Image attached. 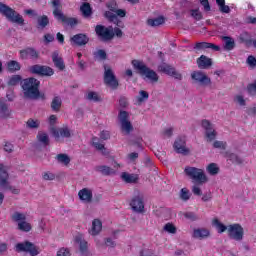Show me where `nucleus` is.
I'll list each match as a JSON object with an SVG mask.
<instances>
[{
    "instance_id": "nucleus-1",
    "label": "nucleus",
    "mask_w": 256,
    "mask_h": 256,
    "mask_svg": "<svg viewBox=\"0 0 256 256\" xmlns=\"http://www.w3.org/2000/svg\"><path fill=\"white\" fill-rule=\"evenodd\" d=\"M132 66L136 71L139 72L144 81H149V83H158L159 74H157V72H155L153 69L147 67L145 62L140 60H132Z\"/></svg>"
},
{
    "instance_id": "nucleus-2",
    "label": "nucleus",
    "mask_w": 256,
    "mask_h": 256,
    "mask_svg": "<svg viewBox=\"0 0 256 256\" xmlns=\"http://www.w3.org/2000/svg\"><path fill=\"white\" fill-rule=\"evenodd\" d=\"M39 80L35 78H28L23 80L22 89L24 96L28 99H39Z\"/></svg>"
},
{
    "instance_id": "nucleus-3",
    "label": "nucleus",
    "mask_w": 256,
    "mask_h": 256,
    "mask_svg": "<svg viewBox=\"0 0 256 256\" xmlns=\"http://www.w3.org/2000/svg\"><path fill=\"white\" fill-rule=\"evenodd\" d=\"M184 173L189 179H192L194 183H198V185H204L209 181L207 174H205V170L197 167L187 166L184 169Z\"/></svg>"
},
{
    "instance_id": "nucleus-4",
    "label": "nucleus",
    "mask_w": 256,
    "mask_h": 256,
    "mask_svg": "<svg viewBox=\"0 0 256 256\" xmlns=\"http://www.w3.org/2000/svg\"><path fill=\"white\" fill-rule=\"evenodd\" d=\"M0 13L4 17H6L7 20L11 21V23H16L17 25H23V23L25 22L22 15L17 13V11L12 9L8 5L1 2H0Z\"/></svg>"
},
{
    "instance_id": "nucleus-5",
    "label": "nucleus",
    "mask_w": 256,
    "mask_h": 256,
    "mask_svg": "<svg viewBox=\"0 0 256 256\" xmlns=\"http://www.w3.org/2000/svg\"><path fill=\"white\" fill-rule=\"evenodd\" d=\"M0 187L5 191H10L13 195H19L20 190L17 187L9 184V173L7 172V166L0 164Z\"/></svg>"
},
{
    "instance_id": "nucleus-6",
    "label": "nucleus",
    "mask_w": 256,
    "mask_h": 256,
    "mask_svg": "<svg viewBox=\"0 0 256 256\" xmlns=\"http://www.w3.org/2000/svg\"><path fill=\"white\" fill-rule=\"evenodd\" d=\"M131 115L125 110H120L118 114V121L120 123L121 132L124 135H130L133 131V124L130 120Z\"/></svg>"
},
{
    "instance_id": "nucleus-7",
    "label": "nucleus",
    "mask_w": 256,
    "mask_h": 256,
    "mask_svg": "<svg viewBox=\"0 0 256 256\" xmlns=\"http://www.w3.org/2000/svg\"><path fill=\"white\" fill-rule=\"evenodd\" d=\"M52 4L54 7L53 15L58 21H62V23H66V25H70V27L77 25V19L67 18V16L63 15V12L61 11V2L59 0H54Z\"/></svg>"
},
{
    "instance_id": "nucleus-8",
    "label": "nucleus",
    "mask_w": 256,
    "mask_h": 256,
    "mask_svg": "<svg viewBox=\"0 0 256 256\" xmlns=\"http://www.w3.org/2000/svg\"><path fill=\"white\" fill-rule=\"evenodd\" d=\"M245 236V229L241 224L234 223L228 225V237L233 239V241H243V237Z\"/></svg>"
},
{
    "instance_id": "nucleus-9",
    "label": "nucleus",
    "mask_w": 256,
    "mask_h": 256,
    "mask_svg": "<svg viewBox=\"0 0 256 256\" xmlns=\"http://www.w3.org/2000/svg\"><path fill=\"white\" fill-rule=\"evenodd\" d=\"M50 132L52 133L53 137L56 139V141H59V139H69L71 135H73V132L71 131V128L69 126H62L60 128L52 127L50 129Z\"/></svg>"
},
{
    "instance_id": "nucleus-10",
    "label": "nucleus",
    "mask_w": 256,
    "mask_h": 256,
    "mask_svg": "<svg viewBox=\"0 0 256 256\" xmlns=\"http://www.w3.org/2000/svg\"><path fill=\"white\" fill-rule=\"evenodd\" d=\"M16 251H18V253H29L31 256H37L39 254V248L34 246L31 242H22L16 244Z\"/></svg>"
},
{
    "instance_id": "nucleus-11",
    "label": "nucleus",
    "mask_w": 256,
    "mask_h": 256,
    "mask_svg": "<svg viewBox=\"0 0 256 256\" xmlns=\"http://www.w3.org/2000/svg\"><path fill=\"white\" fill-rule=\"evenodd\" d=\"M104 69V83L108 85V87H111V89H117V87H119V82L115 77V73H113V70L107 66H105Z\"/></svg>"
},
{
    "instance_id": "nucleus-12",
    "label": "nucleus",
    "mask_w": 256,
    "mask_h": 256,
    "mask_svg": "<svg viewBox=\"0 0 256 256\" xmlns=\"http://www.w3.org/2000/svg\"><path fill=\"white\" fill-rule=\"evenodd\" d=\"M96 34L98 37H101L103 41H111L113 37H115V33H113L112 27H104L102 25L96 26Z\"/></svg>"
},
{
    "instance_id": "nucleus-13",
    "label": "nucleus",
    "mask_w": 256,
    "mask_h": 256,
    "mask_svg": "<svg viewBox=\"0 0 256 256\" xmlns=\"http://www.w3.org/2000/svg\"><path fill=\"white\" fill-rule=\"evenodd\" d=\"M31 73L42 75L43 77H51L55 75L53 68L49 66L34 65L30 68Z\"/></svg>"
},
{
    "instance_id": "nucleus-14",
    "label": "nucleus",
    "mask_w": 256,
    "mask_h": 256,
    "mask_svg": "<svg viewBox=\"0 0 256 256\" xmlns=\"http://www.w3.org/2000/svg\"><path fill=\"white\" fill-rule=\"evenodd\" d=\"M191 77L193 81H196V83H199V85H202L203 87L211 85V78H209V76L202 71L192 72Z\"/></svg>"
},
{
    "instance_id": "nucleus-15",
    "label": "nucleus",
    "mask_w": 256,
    "mask_h": 256,
    "mask_svg": "<svg viewBox=\"0 0 256 256\" xmlns=\"http://www.w3.org/2000/svg\"><path fill=\"white\" fill-rule=\"evenodd\" d=\"M202 127L205 129V137L207 141H215L217 137V131H215V127L209 120L202 121Z\"/></svg>"
},
{
    "instance_id": "nucleus-16",
    "label": "nucleus",
    "mask_w": 256,
    "mask_h": 256,
    "mask_svg": "<svg viewBox=\"0 0 256 256\" xmlns=\"http://www.w3.org/2000/svg\"><path fill=\"white\" fill-rule=\"evenodd\" d=\"M107 7L110 9V11L105 12V18L112 21V23H117L118 27H121V25H119V21L117 20V16L115 15V12L117 11V2L110 1L107 3Z\"/></svg>"
},
{
    "instance_id": "nucleus-17",
    "label": "nucleus",
    "mask_w": 256,
    "mask_h": 256,
    "mask_svg": "<svg viewBox=\"0 0 256 256\" xmlns=\"http://www.w3.org/2000/svg\"><path fill=\"white\" fill-rule=\"evenodd\" d=\"M130 207L134 213H143L145 211V203L143 202V198L140 196L132 198Z\"/></svg>"
},
{
    "instance_id": "nucleus-18",
    "label": "nucleus",
    "mask_w": 256,
    "mask_h": 256,
    "mask_svg": "<svg viewBox=\"0 0 256 256\" xmlns=\"http://www.w3.org/2000/svg\"><path fill=\"white\" fill-rule=\"evenodd\" d=\"M75 243L79 245L80 253L83 256H89V244L83 238V235L78 234L75 237Z\"/></svg>"
},
{
    "instance_id": "nucleus-19",
    "label": "nucleus",
    "mask_w": 256,
    "mask_h": 256,
    "mask_svg": "<svg viewBox=\"0 0 256 256\" xmlns=\"http://www.w3.org/2000/svg\"><path fill=\"white\" fill-rule=\"evenodd\" d=\"M78 198L82 203H91V201H93V190L90 188H83L79 190Z\"/></svg>"
},
{
    "instance_id": "nucleus-20",
    "label": "nucleus",
    "mask_w": 256,
    "mask_h": 256,
    "mask_svg": "<svg viewBox=\"0 0 256 256\" xmlns=\"http://www.w3.org/2000/svg\"><path fill=\"white\" fill-rule=\"evenodd\" d=\"M174 149L176 153L182 155H189V150L187 149L185 138H177L174 142Z\"/></svg>"
},
{
    "instance_id": "nucleus-21",
    "label": "nucleus",
    "mask_w": 256,
    "mask_h": 256,
    "mask_svg": "<svg viewBox=\"0 0 256 256\" xmlns=\"http://www.w3.org/2000/svg\"><path fill=\"white\" fill-rule=\"evenodd\" d=\"M103 230V222H101V220L99 219H94L92 221V226L89 230L90 235H92V237H96V235H99V233H101V231Z\"/></svg>"
},
{
    "instance_id": "nucleus-22",
    "label": "nucleus",
    "mask_w": 256,
    "mask_h": 256,
    "mask_svg": "<svg viewBox=\"0 0 256 256\" xmlns=\"http://www.w3.org/2000/svg\"><path fill=\"white\" fill-rule=\"evenodd\" d=\"M52 61L56 69H59V71H64L65 62L63 61V58L61 57V55H59L58 51H55L52 53Z\"/></svg>"
},
{
    "instance_id": "nucleus-23",
    "label": "nucleus",
    "mask_w": 256,
    "mask_h": 256,
    "mask_svg": "<svg viewBox=\"0 0 256 256\" xmlns=\"http://www.w3.org/2000/svg\"><path fill=\"white\" fill-rule=\"evenodd\" d=\"M197 65L199 69H209L213 65V60L205 55H201L197 59Z\"/></svg>"
},
{
    "instance_id": "nucleus-24",
    "label": "nucleus",
    "mask_w": 256,
    "mask_h": 256,
    "mask_svg": "<svg viewBox=\"0 0 256 256\" xmlns=\"http://www.w3.org/2000/svg\"><path fill=\"white\" fill-rule=\"evenodd\" d=\"M20 57L22 59H37V57H39V53H37L33 48H27L20 50Z\"/></svg>"
},
{
    "instance_id": "nucleus-25",
    "label": "nucleus",
    "mask_w": 256,
    "mask_h": 256,
    "mask_svg": "<svg viewBox=\"0 0 256 256\" xmlns=\"http://www.w3.org/2000/svg\"><path fill=\"white\" fill-rule=\"evenodd\" d=\"M211 235V232L205 228H198L193 231L192 237L194 239H207Z\"/></svg>"
},
{
    "instance_id": "nucleus-26",
    "label": "nucleus",
    "mask_w": 256,
    "mask_h": 256,
    "mask_svg": "<svg viewBox=\"0 0 256 256\" xmlns=\"http://www.w3.org/2000/svg\"><path fill=\"white\" fill-rule=\"evenodd\" d=\"M71 41L75 44V45H87V43H89V38L85 35V34H76L71 38Z\"/></svg>"
},
{
    "instance_id": "nucleus-27",
    "label": "nucleus",
    "mask_w": 256,
    "mask_h": 256,
    "mask_svg": "<svg viewBox=\"0 0 256 256\" xmlns=\"http://www.w3.org/2000/svg\"><path fill=\"white\" fill-rule=\"evenodd\" d=\"M194 49H212L213 51H220V47L213 44V43H209V42H198L196 43Z\"/></svg>"
},
{
    "instance_id": "nucleus-28",
    "label": "nucleus",
    "mask_w": 256,
    "mask_h": 256,
    "mask_svg": "<svg viewBox=\"0 0 256 256\" xmlns=\"http://www.w3.org/2000/svg\"><path fill=\"white\" fill-rule=\"evenodd\" d=\"M85 98L87 99V101H91L92 103H99L103 101L101 95L95 91H88L85 94Z\"/></svg>"
},
{
    "instance_id": "nucleus-29",
    "label": "nucleus",
    "mask_w": 256,
    "mask_h": 256,
    "mask_svg": "<svg viewBox=\"0 0 256 256\" xmlns=\"http://www.w3.org/2000/svg\"><path fill=\"white\" fill-rule=\"evenodd\" d=\"M212 225L217 230V233L221 234V233H225V231H229V226H226L217 218L212 220Z\"/></svg>"
},
{
    "instance_id": "nucleus-30",
    "label": "nucleus",
    "mask_w": 256,
    "mask_h": 256,
    "mask_svg": "<svg viewBox=\"0 0 256 256\" xmlns=\"http://www.w3.org/2000/svg\"><path fill=\"white\" fill-rule=\"evenodd\" d=\"M121 179L122 181H125V183H137L139 176H137L136 174L124 172L121 174Z\"/></svg>"
},
{
    "instance_id": "nucleus-31",
    "label": "nucleus",
    "mask_w": 256,
    "mask_h": 256,
    "mask_svg": "<svg viewBox=\"0 0 256 256\" xmlns=\"http://www.w3.org/2000/svg\"><path fill=\"white\" fill-rule=\"evenodd\" d=\"M163 23H165V17L163 16H159L157 18H149L147 20V25H149V27H159V25H163Z\"/></svg>"
},
{
    "instance_id": "nucleus-32",
    "label": "nucleus",
    "mask_w": 256,
    "mask_h": 256,
    "mask_svg": "<svg viewBox=\"0 0 256 256\" xmlns=\"http://www.w3.org/2000/svg\"><path fill=\"white\" fill-rule=\"evenodd\" d=\"M222 39L225 43L224 49H226V51H232V49H234L235 47V40H233V38L228 36H224Z\"/></svg>"
},
{
    "instance_id": "nucleus-33",
    "label": "nucleus",
    "mask_w": 256,
    "mask_h": 256,
    "mask_svg": "<svg viewBox=\"0 0 256 256\" xmlns=\"http://www.w3.org/2000/svg\"><path fill=\"white\" fill-rule=\"evenodd\" d=\"M174 67L166 64V63H162L161 65L158 66V71H161L162 73H165L166 75L171 76V74L174 71Z\"/></svg>"
},
{
    "instance_id": "nucleus-34",
    "label": "nucleus",
    "mask_w": 256,
    "mask_h": 256,
    "mask_svg": "<svg viewBox=\"0 0 256 256\" xmlns=\"http://www.w3.org/2000/svg\"><path fill=\"white\" fill-rule=\"evenodd\" d=\"M56 161L60 163V165H69L71 163V158L67 154H58L56 156Z\"/></svg>"
},
{
    "instance_id": "nucleus-35",
    "label": "nucleus",
    "mask_w": 256,
    "mask_h": 256,
    "mask_svg": "<svg viewBox=\"0 0 256 256\" xmlns=\"http://www.w3.org/2000/svg\"><path fill=\"white\" fill-rule=\"evenodd\" d=\"M206 171L209 175H218L219 174V165L216 163H210L206 167Z\"/></svg>"
},
{
    "instance_id": "nucleus-36",
    "label": "nucleus",
    "mask_w": 256,
    "mask_h": 256,
    "mask_svg": "<svg viewBox=\"0 0 256 256\" xmlns=\"http://www.w3.org/2000/svg\"><path fill=\"white\" fill-rule=\"evenodd\" d=\"M147 99H149V93L147 91L141 90L136 97V103L141 105V103H144V101H147Z\"/></svg>"
},
{
    "instance_id": "nucleus-37",
    "label": "nucleus",
    "mask_w": 256,
    "mask_h": 256,
    "mask_svg": "<svg viewBox=\"0 0 256 256\" xmlns=\"http://www.w3.org/2000/svg\"><path fill=\"white\" fill-rule=\"evenodd\" d=\"M11 115V111L9 110V107L6 104L0 105V118L1 119H7Z\"/></svg>"
},
{
    "instance_id": "nucleus-38",
    "label": "nucleus",
    "mask_w": 256,
    "mask_h": 256,
    "mask_svg": "<svg viewBox=\"0 0 256 256\" xmlns=\"http://www.w3.org/2000/svg\"><path fill=\"white\" fill-rule=\"evenodd\" d=\"M93 146L95 147V149H98V151H101L102 155H107V149H105V145H103V143L99 142V140H97V138H94L93 141Z\"/></svg>"
},
{
    "instance_id": "nucleus-39",
    "label": "nucleus",
    "mask_w": 256,
    "mask_h": 256,
    "mask_svg": "<svg viewBox=\"0 0 256 256\" xmlns=\"http://www.w3.org/2000/svg\"><path fill=\"white\" fill-rule=\"evenodd\" d=\"M80 11L84 17H91V5L89 3H83L80 7Z\"/></svg>"
},
{
    "instance_id": "nucleus-40",
    "label": "nucleus",
    "mask_w": 256,
    "mask_h": 256,
    "mask_svg": "<svg viewBox=\"0 0 256 256\" xmlns=\"http://www.w3.org/2000/svg\"><path fill=\"white\" fill-rule=\"evenodd\" d=\"M41 125V122L37 119L30 118L26 122V127L28 129H39V126Z\"/></svg>"
},
{
    "instance_id": "nucleus-41",
    "label": "nucleus",
    "mask_w": 256,
    "mask_h": 256,
    "mask_svg": "<svg viewBox=\"0 0 256 256\" xmlns=\"http://www.w3.org/2000/svg\"><path fill=\"white\" fill-rule=\"evenodd\" d=\"M7 67L12 73L21 70V64L15 60H11L10 62H8Z\"/></svg>"
},
{
    "instance_id": "nucleus-42",
    "label": "nucleus",
    "mask_w": 256,
    "mask_h": 256,
    "mask_svg": "<svg viewBox=\"0 0 256 256\" xmlns=\"http://www.w3.org/2000/svg\"><path fill=\"white\" fill-rule=\"evenodd\" d=\"M27 219V215L25 213L21 212H14L12 215V221H15L16 223H21Z\"/></svg>"
},
{
    "instance_id": "nucleus-43",
    "label": "nucleus",
    "mask_w": 256,
    "mask_h": 256,
    "mask_svg": "<svg viewBox=\"0 0 256 256\" xmlns=\"http://www.w3.org/2000/svg\"><path fill=\"white\" fill-rule=\"evenodd\" d=\"M226 157L229 159V161H232V163H236L237 165H241V163H243V159H241V157L237 156L236 154L227 152Z\"/></svg>"
},
{
    "instance_id": "nucleus-44",
    "label": "nucleus",
    "mask_w": 256,
    "mask_h": 256,
    "mask_svg": "<svg viewBox=\"0 0 256 256\" xmlns=\"http://www.w3.org/2000/svg\"><path fill=\"white\" fill-rule=\"evenodd\" d=\"M61 105H62L61 97L59 96L54 97L51 103L52 110L59 111V109H61Z\"/></svg>"
},
{
    "instance_id": "nucleus-45",
    "label": "nucleus",
    "mask_w": 256,
    "mask_h": 256,
    "mask_svg": "<svg viewBox=\"0 0 256 256\" xmlns=\"http://www.w3.org/2000/svg\"><path fill=\"white\" fill-rule=\"evenodd\" d=\"M98 171L102 173V175H115V169L109 166H99Z\"/></svg>"
},
{
    "instance_id": "nucleus-46",
    "label": "nucleus",
    "mask_w": 256,
    "mask_h": 256,
    "mask_svg": "<svg viewBox=\"0 0 256 256\" xmlns=\"http://www.w3.org/2000/svg\"><path fill=\"white\" fill-rule=\"evenodd\" d=\"M216 3L221 11V13H231V8L225 5V0H216Z\"/></svg>"
},
{
    "instance_id": "nucleus-47",
    "label": "nucleus",
    "mask_w": 256,
    "mask_h": 256,
    "mask_svg": "<svg viewBox=\"0 0 256 256\" xmlns=\"http://www.w3.org/2000/svg\"><path fill=\"white\" fill-rule=\"evenodd\" d=\"M163 231H165V233H169L170 235H175V233H177V227H175L173 223H166L163 227Z\"/></svg>"
},
{
    "instance_id": "nucleus-48",
    "label": "nucleus",
    "mask_w": 256,
    "mask_h": 256,
    "mask_svg": "<svg viewBox=\"0 0 256 256\" xmlns=\"http://www.w3.org/2000/svg\"><path fill=\"white\" fill-rule=\"evenodd\" d=\"M18 229L20 231H25L26 233H29V231H31V224L24 220L18 223Z\"/></svg>"
},
{
    "instance_id": "nucleus-49",
    "label": "nucleus",
    "mask_w": 256,
    "mask_h": 256,
    "mask_svg": "<svg viewBox=\"0 0 256 256\" xmlns=\"http://www.w3.org/2000/svg\"><path fill=\"white\" fill-rule=\"evenodd\" d=\"M180 199L183 201H189L191 199V192H189V189L182 188L180 191Z\"/></svg>"
},
{
    "instance_id": "nucleus-50",
    "label": "nucleus",
    "mask_w": 256,
    "mask_h": 256,
    "mask_svg": "<svg viewBox=\"0 0 256 256\" xmlns=\"http://www.w3.org/2000/svg\"><path fill=\"white\" fill-rule=\"evenodd\" d=\"M19 83H21V76L19 75H14L8 80L10 87H15V85H19Z\"/></svg>"
},
{
    "instance_id": "nucleus-51",
    "label": "nucleus",
    "mask_w": 256,
    "mask_h": 256,
    "mask_svg": "<svg viewBox=\"0 0 256 256\" xmlns=\"http://www.w3.org/2000/svg\"><path fill=\"white\" fill-rule=\"evenodd\" d=\"M37 137L40 143H43V145H49V136L47 135V133L40 132L38 133Z\"/></svg>"
},
{
    "instance_id": "nucleus-52",
    "label": "nucleus",
    "mask_w": 256,
    "mask_h": 256,
    "mask_svg": "<svg viewBox=\"0 0 256 256\" xmlns=\"http://www.w3.org/2000/svg\"><path fill=\"white\" fill-rule=\"evenodd\" d=\"M38 25H39V27L44 29V27H47V25H49V18L46 15H44L42 17H39L38 18Z\"/></svg>"
},
{
    "instance_id": "nucleus-53",
    "label": "nucleus",
    "mask_w": 256,
    "mask_h": 256,
    "mask_svg": "<svg viewBox=\"0 0 256 256\" xmlns=\"http://www.w3.org/2000/svg\"><path fill=\"white\" fill-rule=\"evenodd\" d=\"M191 13V17H193L194 19H196V21H201V19H203V14H201V11H199V8L197 9H192L190 11Z\"/></svg>"
},
{
    "instance_id": "nucleus-54",
    "label": "nucleus",
    "mask_w": 256,
    "mask_h": 256,
    "mask_svg": "<svg viewBox=\"0 0 256 256\" xmlns=\"http://www.w3.org/2000/svg\"><path fill=\"white\" fill-rule=\"evenodd\" d=\"M94 57L100 61H103L107 58V53H105L104 50H98L94 53Z\"/></svg>"
},
{
    "instance_id": "nucleus-55",
    "label": "nucleus",
    "mask_w": 256,
    "mask_h": 256,
    "mask_svg": "<svg viewBox=\"0 0 256 256\" xmlns=\"http://www.w3.org/2000/svg\"><path fill=\"white\" fill-rule=\"evenodd\" d=\"M42 179H44V181H54L55 174L53 172H44L42 174Z\"/></svg>"
},
{
    "instance_id": "nucleus-56",
    "label": "nucleus",
    "mask_w": 256,
    "mask_h": 256,
    "mask_svg": "<svg viewBox=\"0 0 256 256\" xmlns=\"http://www.w3.org/2000/svg\"><path fill=\"white\" fill-rule=\"evenodd\" d=\"M246 63L250 66L251 69H255L256 67V58L254 56H248Z\"/></svg>"
},
{
    "instance_id": "nucleus-57",
    "label": "nucleus",
    "mask_w": 256,
    "mask_h": 256,
    "mask_svg": "<svg viewBox=\"0 0 256 256\" xmlns=\"http://www.w3.org/2000/svg\"><path fill=\"white\" fill-rule=\"evenodd\" d=\"M213 147H215V149H226L227 148V142L215 141L213 143Z\"/></svg>"
},
{
    "instance_id": "nucleus-58",
    "label": "nucleus",
    "mask_w": 256,
    "mask_h": 256,
    "mask_svg": "<svg viewBox=\"0 0 256 256\" xmlns=\"http://www.w3.org/2000/svg\"><path fill=\"white\" fill-rule=\"evenodd\" d=\"M234 101L237 105H240V107H245V98H243L242 95L235 96Z\"/></svg>"
},
{
    "instance_id": "nucleus-59",
    "label": "nucleus",
    "mask_w": 256,
    "mask_h": 256,
    "mask_svg": "<svg viewBox=\"0 0 256 256\" xmlns=\"http://www.w3.org/2000/svg\"><path fill=\"white\" fill-rule=\"evenodd\" d=\"M247 89L250 95H256V80L253 83L249 84Z\"/></svg>"
},
{
    "instance_id": "nucleus-60",
    "label": "nucleus",
    "mask_w": 256,
    "mask_h": 256,
    "mask_svg": "<svg viewBox=\"0 0 256 256\" xmlns=\"http://www.w3.org/2000/svg\"><path fill=\"white\" fill-rule=\"evenodd\" d=\"M57 256H71V252L67 248H60L57 252Z\"/></svg>"
},
{
    "instance_id": "nucleus-61",
    "label": "nucleus",
    "mask_w": 256,
    "mask_h": 256,
    "mask_svg": "<svg viewBox=\"0 0 256 256\" xmlns=\"http://www.w3.org/2000/svg\"><path fill=\"white\" fill-rule=\"evenodd\" d=\"M3 149L6 153H13L14 146L10 142H5Z\"/></svg>"
},
{
    "instance_id": "nucleus-62",
    "label": "nucleus",
    "mask_w": 256,
    "mask_h": 256,
    "mask_svg": "<svg viewBox=\"0 0 256 256\" xmlns=\"http://www.w3.org/2000/svg\"><path fill=\"white\" fill-rule=\"evenodd\" d=\"M192 193H194L198 197H201V195H203V192L201 191V187H199V185H194L192 187Z\"/></svg>"
},
{
    "instance_id": "nucleus-63",
    "label": "nucleus",
    "mask_w": 256,
    "mask_h": 256,
    "mask_svg": "<svg viewBox=\"0 0 256 256\" xmlns=\"http://www.w3.org/2000/svg\"><path fill=\"white\" fill-rule=\"evenodd\" d=\"M171 135H173V127L165 128L164 131H163V136L164 137H171Z\"/></svg>"
},
{
    "instance_id": "nucleus-64",
    "label": "nucleus",
    "mask_w": 256,
    "mask_h": 256,
    "mask_svg": "<svg viewBox=\"0 0 256 256\" xmlns=\"http://www.w3.org/2000/svg\"><path fill=\"white\" fill-rule=\"evenodd\" d=\"M140 256H155V253L149 249H144L140 252Z\"/></svg>"
}]
</instances>
